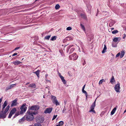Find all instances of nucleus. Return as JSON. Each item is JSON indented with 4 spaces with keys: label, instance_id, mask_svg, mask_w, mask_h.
Masks as SVG:
<instances>
[{
    "label": "nucleus",
    "instance_id": "obj_11",
    "mask_svg": "<svg viewBox=\"0 0 126 126\" xmlns=\"http://www.w3.org/2000/svg\"><path fill=\"white\" fill-rule=\"evenodd\" d=\"M59 76L64 84H65L66 83V82L65 80L64 79V77L61 75H60Z\"/></svg>",
    "mask_w": 126,
    "mask_h": 126
},
{
    "label": "nucleus",
    "instance_id": "obj_14",
    "mask_svg": "<svg viewBox=\"0 0 126 126\" xmlns=\"http://www.w3.org/2000/svg\"><path fill=\"white\" fill-rule=\"evenodd\" d=\"M116 109L117 108L116 107H115L113 108L111 112V115H112L114 113L115 111L116 110Z\"/></svg>",
    "mask_w": 126,
    "mask_h": 126
},
{
    "label": "nucleus",
    "instance_id": "obj_40",
    "mask_svg": "<svg viewBox=\"0 0 126 126\" xmlns=\"http://www.w3.org/2000/svg\"><path fill=\"white\" fill-rule=\"evenodd\" d=\"M19 47H16V48L14 49L15 50H16L18 49L19 48Z\"/></svg>",
    "mask_w": 126,
    "mask_h": 126
},
{
    "label": "nucleus",
    "instance_id": "obj_36",
    "mask_svg": "<svg viewBox=\"0 0 126 126\" xmlns=\"http://www.w3.org/2000/svg\"><path fill=\"white\" fill-rule=\"evenodd\" d=\"M19 114V113L18 112H16L15 114V116H17Z\"/></svg>",
    "mask_w": 126,
    "mask_h": 126
},
{
    "label": "nucleus",
    "instance_id": "obj_37",
    "mask_svg": "<svg viewBox=\"0 0 126 126\" xmlns=\"http://www.w3.org/2000/svg\"><path fill=\"white\" fill-rule=\"evenodd\" d=\"M57 115H54L53 117V118L52 119V120H54V119H55L57 117Z\"/></svg>",
    "mask_w": 126,
    "mask_h": 126
},
{
    "label": "nucleus",
    "instance_id": "obj_3",
    "mask_svg": "<svg viewBox=\"0 0 126 126\" xmlns=\"http://www.w3.org/2000/svg\"><path fill=\"white\" fill-rule=\"evenodd\" d=\"M20 109H21L20 113L22 114L26 111L27 109V107L25 104H24L22 106Z\"/></svg>",
    "mask_w": 126,
    "mask_h": 126
},
{
    "label": "nucleus",
    "instance_id": "obj_41",
    "mask_svg": "<svg viewBox=\"0 0 126 126\" xmlns=\"http://www.w3.org/2000/svg\"><path fill=\"white\" fill-rule=\"evenodd\" d=\"M124 36L123 37V38L124 39L125 38V37H126V35L125 34H124Z\"/></svg>",
    "mask_w": 126,
    "mask_h": 126
},
{
    "label": "nucleus",
    "instance_id": "obj_50",
    "mask_svg": "<svg viewBox=\"0 0 126 126\" xmlns=\"http://www.w3.org/2000/svg\"><path fill=\"white\" fill-rule=\"evenodd\" d=\"M111 29V30H113L114 29V28H112Z\"/></svg>",
    "mask_w": 126,
    "mask_h": 126
},
{
    "label": "nucleus",
    "instance_id": "obj_19",
    "mask_svg": "<svg viewBox=\"0 0 126 126\" xmlns=\"http://www.w3.org/2000/svg\"><path fill=\"white\" fill-rule=\"evenodd\" d=\"M125 53V52L124 51H122L121 52V54L120 56V57L121 58H122V57L124 56Z\"/></svg>",
    "mask_w": 126,
    "mask_h": 126
},
{
    "label": "nucleus",
    "instance_id": "obj_34",
    "mask_svg": "<svg viewBox=\"0 0 126 126\" xmlns=\"http://www.w3.org/2000/svg\"><path fill=\"white\" fill-rule=\"evenodd\" d=\"M120 52L118 53L116 55V57H119L120 55Z\"/></svg>",
    "mask_w": 126,
    "mask_h": 126
},
{
    "label": "nucleus",
    "instance_id": "obj_31",
    "mask_svg": "<svg viewBox=\"0 0 126 126\" xmlns=\"http://www.w3.org/2000/svg\"><path fill=\"white\" fill-rule=\"evenodd\" d=\"M72 29V28L70 27H68L66 28V30H70Z\"/></svg>",
    "mask_w": 126,
    "mask_h": 126
},
{
    "label": "nucleus",
    "instance_id": "obj_4",
    "mask_svg": "<svg viewBox=\"0 0 126 126\" xmlns=\"http://www.w3.org/2000/svg\"><path fill=\"white\" fill-rule=\"evenodd\" d=\"M51 99L52 102L54 103L56 105H59V103L57 100L56 97L54 96H51Z\"/></svg>",
    "mask_w": 126,
    "mask_h": 126
},
{
    "label": "nucleus",
    "instance_id": "obj_28",
    "mask_svg": "<svg viewBox=\"0 0 126 126\" xmlns=\"http://www.w3.org/2000/svg\"><path fill=\"white\" fill-rule=\"evenodd\" d=\"M56 36H54L52 37L50 40L52 41H53L55 40L56 39Z\"/></svg>",
    "mask_w": 126,
    "mask_h": 126
},
{
    "label": "nucleus",
    "instance_id": "obj_43",
    "mask_svg": "<svg viewBox=\"0 0 126 126\" xmlns=\"http://www.w3.org/2000/svg\"><path fill=\"white\" fill-rule=\"evenodd\" d=\"M85 85L83 86V88H82L83 89H84V88H85Z\"/></svg>",
    "mask_w": 126,
    "mask_h": 126
},
{
    "label": "nucleus",
    "instance_id": "obj_32",
    "mask_svg": "<svg viewBox=\"0 0 126 126\" xmlns=\"http://www.w3.org/2000/svg\"><path fill=\"white\" fill-rule=\"evenodd\" d=\"M112 46L114 47H116L117 45L114 44V43H112Z\"/></svg>",
    "mask_w": 126,
    "mask_h": 126
},
{
    "label": "nucleus",
    "instance_id": "obj_48",
    "mask_svg": "<svg viewBox=\"0 0 126 126\" xmlns=\"http://www.w3.org/2000/svg\"><path fill=\"white\" fill-rule=\"evenodd\" d=\"M84 89H83L82 88V92H83V91H84L85 90H84Z\"/></svg>",
    "mask_w": 126,
    "mask_h": 126
},
{
    "label": "nucleus",
    "instance_id": "obj_47",
    "mask_svg": "<svg viewBox=\"0 0 126 126\" xmlns=\"http://www.w3.org/2000/svg\"><path fill=\"white\" fill-rule=\"evenodd\" d=\"M29 84V83H27L26 84V85H28V84Z\"/></svg>",
    "mask_w": 126,
    "mask_h": 126
},
{
    "label": "nucleus",
    "instance_id": "obj_25",
    "mask_svg": "<svg viewBox=\"0 0 126 126\" xmlns=\"http://www.w3.org/2000/svg\"><path fill=\"white\" fill-rule=\"evenodd\" d=\"M60 7V6L58 4L56 5L55 6V8L56 10L59 9Z\"/></svg>",
    "mask_w": 126,
    "mask_h": 126
},
{
    "label": "nucleus",
    "instance_id": "obj_15",
    "mask_svg": "<svg viewBox=\"0 0 126 126\" xmlns=\"http://www.w3.org/2000/svg\"><path fill=\"white\" fill-rule=\"evenodd\" d=\"M107 49L106 46L105 44L104 45V47L103 48V50L102 51V53H104L106 51V50Z\"/></svg>",
    "mask_w": 126,
    "mask_h": 126
},
{
    "label": "nucleus",
    "instance_id": "obj_35",
    "mask_svg": "<svg viewBox=\"0 0 126 126\" xmlns=\"http://www.w3.org/2000/svg\"><path fill=\"white\" fill-rule=\"evenodd\" d=\"M82 92L83 93L85 94L87 96V94L86 91H84Z\"/></svg>",
    "mask_w": 126,
    "mask_h": 126
},
{
    "label": "nucleus",
    "instance_id": "obj_51",
    "mask_svg": "<svg viewBox=\"0 0 126 126\" xmlns=\"http://www.w3.org/2000/svg\"><path fill=\"white\" fill-rule=\"evenodd\" d=\"M24 59V58H22V60H23Z\"/></svg>",
    "mask_w": 126,
    "mask_h": 126
},
{
    "label": "nucleus",
    "instance_id": "obj_22",
    "mask_svg": "<svg viewBox=\"0 0 126 126\" xmlns=\"http://www.w3.org/2000/svg\"><path fill=\"white\" fill-rule=\"evenodd\" d=\"M80 16L82 18L84 19H86V16L83 14H81L80 15Z\"/></svg>",
    "mask_w": 126,
    "mask_h": 126
},
{
    "label": "nucleus",
    "instance_id": "obj_5",
    "mask_svg": "<svg viewBox=\"0 0 126 126\" xmlns=\"http://www.w3.org/2000/svg\"><path fill=\"white\" fill-rule=\"evenodd\" d=\"M115 91L117 92H119L120 87V84L118 83L114 87Z\"/></svg>",
    "mask_w": 126,
    "mask_h": 126
},
{
    "label": "nucleus",
    "instance_id": "obj_20",
    "mask_svg": "<svg viewBox=\"0 0 126 126\" xmlns=\"http://www.w3.org/2000/svg\"><path fill=\"white\" fill-rule=\"evenodd\" d=\"M7 102L6 101H5L4 103V104L3 105V109L7 105Z\"/></svg>",
    "mask_w": 126,
    "mask_h": 126
},
{
    "label": "nucleus",
    "instance_id": "obj_8",
    "mask_svg": "<svg viewBox=\"0 0 126 126\" xmlns=\"http://www.w3.org/2000/svg\"><path fill=\"white\" fill-rule=\"evenodd\" d=\"M96 100H95L94 102V103L93 104L92 106L91 107V109L89 111V112H91L92 111L94 113H95V111L94 110V107L95 105V102Z\"/></svg>",
    "mask_w": 126,
    "mask_h": 126
},
{
    "label": "nucleus",
    "instance_id": "obj_46",
    "mask_svg": "<svg viewBox=\"0 0 126 126\" xmlns=\"http://www.w3.org/2000/svg\"><path fill=\"white\" fill-rule=\"evenodd\" d=\"M126 112V109L124 111V113H125Z\"/></svg>",
    "mask_w": 126,
    "mask_h": 126
},
{
    "label": "nucleus",
    "instance_id": "obj_44",
    "mask_svg": "<svg viewBox=\"0 0 126 126\" xmlns=\"http://www.w3.org/2000/svg\"><path fill=\"white\" fill-rule=\"evenodd\" d=\"M85 63H86L85 62V61H84V63H83V65H84L85 64Z\"/></svg>",
    "mask_w": 126,
    "mask_h": 126
},
{
    "label": "nucleus",
    "instance_id": "obj_2",
    "mask_svg": "<svg viewBox=\"0 0 126 126\" xmlns=\"http://www.w3.org/2000/svg\"><path fill=\"white\" fill-rule=\"evenodd\" d=\"M10 108L9 106H7L6 109L4 112H3L1 115V117L3 118H5L7 114H8V111Z\"/></svg>",
    "mask_w": 126,
    "mask_h": 126
},
{
    "label": "nucleus",
    "instance_id": "obj_29",
    "mask_svg": "<svg viewBox=\"0 0 126 126\" xmlns=\"http://www.w3.org/2000/svg\"><path fill=\"white\" fill-rule=\"evenodd\" d=\"M63 122L62 121H61L60 122H59V124L60 125V126H62L63 125Z\"/></svg>",
    "mask_w": 126,
    "mask_h": 126
},
{
    "label": "nucleus",
    "instance_id": "obj_45",
    "mask_svg": "<svg viewBox=\"0 0 126 126\" xmlns=\"http://www.w3.org/2000/svg\"><path fill=\"white\" fill-rule=\"evenodd\" d=\"M56 126H60V125L59 124L57 125Z\"/></svg>",
    "mask_w": 126,
    "mask_h": 126
},
{
    "label": "nucleus",
    "instance_id": "obj_23",
    "mask_svg": "<svg viewBox=\"0 0 126 126\" xmlns=\"http://www.w3.org/2000/svg\"><path fill=\"white\" fill-rule=\"evenodd\" d=\"M115 23L114 21H112L109 24V26L111 27V26H112Z\"/></svg>",
    "mask_w": 126,
    "mask_h": 126
},
{
    "label": "nucleus",
    "instance_id": "obj_16",
    "mask_svg": "<svg viewBox=\"0 0 126 126\" xmlns=\"http://www.w3.org/2000/svg\"><path fill=\"white\" fill-rule=\"evenodd\" d=\"M40 72V71L38 70L36 72H34L33 73L36 74L38 77V78L39 77V73Z\"/></svg>",
    "mask_w": 126,
    "mask_h": 126
},
{
    "label": "nucleus",
    "instance_id": "obj_27",
    "mask_svg": "<svg viewBox=\"0 0 126 126\" xmlns=\"http://www.w3.org/2000/svg\"><path fill=\"white\" fill-rule=\"evenodd\" d=\"M50 37V35L47 36H45V38L46 39L48 40Z\"/></svg>",
    "mask_w": 126,
    "mask_h": 126
},
{
    "label": "nucleus",
    "instance_id": "obj_6",
    "mask_svg": "<svg viewBox=\"0 0 126 126\" xmlns=\"http://www.w3.org/2000/svg\"><path fill=\"white\" fill-rule=\"evenodd\" d=\"M78 56L75 53H74L73 54L69 56L70 58L71 59H72V57L73 59L74 60H76L78 58Z\"/></svg>",
    "mask_w": 126,
    "mask_h": 126
},
{
    "label": "nucleus",
    "instance_id": "obj_13",
    "mask_svg": "<svg viewBox=\"0 0 126 126\" xmlns=\"http://www.w3.org/2000/svg\"><path fill=\"white\" fill-rule=\"evenodd\" d=\"M38 119V122L39 123H42L44 121L43 118L41 117H39Z\"/></svg>",
    "mask_w": 126,
    "mask_h": 126
},
{
    "label": "nucleus",
    "instance_id": "obj_24",
    "mask_svg": "<svg viewBox=\"0 0 126 126\" xmlns=\"http://www.w3.org/2000/svg\"><path fill=\"white\" fill-rule=\"evenodd\" d=\"M105 81H104V80L103 79H102L101 80H100L99 82V84L100 85L102 84L103 82Z\"/></svg>",
    "mask_w": 126,
    "mask_h": 126
},
{
    "label": "nucleus",
    "instance_id": "obj_33",
    "mask_svg": "<svg viewBox=\"0 0 126 126\" xmlns=\"http://www.w3.org/2000/svg\"><path fill=\"white\" fill-rule=\"evenodd\" d=\"M16 85V84H12L10 86V87H11V88H13V87H14V86H15Z\"/></svg>",
    "mask_w": 126,
    "mask_h": 126
},
{
    "label": "nucleus",
    "instance_id": "obj_38",
    "mask_svg": "<svg viewBox=\"0 0 126 126\" xmlns=\"http://www.w3.org/2000/svg\"><path fill=\"white\" fill-rule=\"evenodd\" d=\"M11 88V87H10V86L8 88H6V90H7L10 89Z\"/></svg>",
    "mask_w": 126,
    "mask_h": 126
},
{
    "label": "nucleus",
    "instance_id": "obj_26",
    "mask_svg": "<svg viewBox=\"0 0 126 126\" xmlns=\"http://www.w3.org/2000/svg\"><path fill=\"white\" fill-rule=\"evenodd\" d=\"M80 25H81V27L82 29V30L84 31H85V28L84 26L83 25H82V24H81Z\"/></svg>",
    "mask_w": 126,
    "mask_h": 126
},
{
    "label": "nucleus",
    "instance_id": "obj_21",
    "mask_svg": "<svg viewBox=\"0 0 126 126\" xmlns=\"http://www.w3.org/2000/svg\"><path fill=\"white\" fill-rule=\"evenodd\" d=\"M119 38H115L114 39H113V40L114 42H116L118 40Z\"/></svg>",
    "mask_w": 126,
    "mask_h": 126
},
{
    "label": "nucleus",
    "instance_id": "obj_1",
    "mask_svg": "<svg viewBox=\"0 0 126 126\" xmlns=\"http://www.w3.org/2000/svg\"><path fill=\"white\" fill-rule=\"evenodd\" d=\"M39 107L34 105L31 107L27 111V114L25 116L26 119L28 121L32 120L34 119V116L38 113L37 110L39 109Z\"/></svg>",
    "mask_w": 126,
    "mask_h": 126
},
{
    "label": "nucleus",
    "instance_id": "obj_18",
    "mask_svg": "<svg viewBox=\"0 0 126 126\" xmlns=\"http://www.w3.org/2000/svg\"><path fill=\"white\" fill-rule=\"evenodd\" d=\"M28 86L30 87H31L33 88H35L36 87L35 84L34 83H33L32 84H30Z\"/></svg>",
    "mask_w": 126,
    "mask_h": 126
},
{
    "label": "nucleus",
    "instance_id": "obj_49",
    "mask_svg": "<svg viewBox=\"0 0 126 126\" xmlns=\"http://www.w3.org/2000/svg\"><path fill=\"white\" fill-rule=\"evenodd\" d=\"M87 96H86V99L87 98Z\"/></svg>",
    "mask_w": 126,
    "mask_h": 126
},
{
    "label": "nucleus",
    "instance_id": "obj_17",
    "mask_svg": "<svg viewBox=\"0 0 126 126\" xmlns=\"http://www.w3.org/2000/svg\"><path fill=\"white\" fill-rule=\"evenodd\" d=\"M115 80L114 79L113 76H112V78L110 79V82L111 84H113V83L115 82Z\"/></svg>",
    "mask_w": 126,
    "mask_h": 126
},
{
    "label": "nucleus",
    "instance_id": "obj_39",
    "mask_svg": "<svg viewBox=\"0 0 126 126\" xmlns=\"http://www.w3.org/2000/svg\"><path fill=\"white\" fill-rule=\"evenodd\" d=\"M17 53H15L12 56H14L16 55H17Z\"/></svg>",
    "mask_w": 126,
    "mask_h": 126
},
{
    "label": "nucleus",
    "instance_id": "obj_42",
    "mask_svg": "<svg viewBox=\"0 0 126 126\" xmlns=\"http://www.w3.org/2000/svg\"><path fill=\"white\" fill-rule=\"evenodd\" d=\"M2 100V99L1 98H0V103L1 102Z\"/></svg>",
    "mask_w": 126,
    "mask_h": 126
},
{
    "label": "nucleus",
    "instance_id": "obj_9",
    "mask_svg": "<svg viewBox=\"0 0 126 126\" xmlns=\"http://www.w3.org/2000/svg\"><path fill=\"white\" fill-rule=\"evenodd\" d=\"M52 108H47L45 111V112L46 113H50L52 110Z\"/></svg>",
    "mask_w": 126,
    "mask_h": 126
},
{
    "label": "nucleus",
    "instance_id": "obj_10",
    "mask_svg": "<svg viewBox=\"0 0 126 126\" xmlns=\"http://www.w3.org/2000/svg\"><path fill=\"white\" fill-rule=\"evenodd\" d=\"M13 63L15 65H18L20 63H22L16 60L14 61Z\"/></svg>",
    "mask_w": 126,
    "mask_h": 126
},
{
    "label": "nucleus",
    "instance_id": "obj_12",
    "mask_svg": "<svg viewBox=\"0 0 126 126\" xmlns=\"http://www.w3.org/2000/svg\"><path fill=\"white\" fill-rule=\"evenodd\" d=\"M16 104L17 101L16 100H15L12 102L11 105V106H13L16 105Z\"/></svg>",
    "mask_w": 126,
    "mask_h": 126
},
{
    "label": "nucleus",
    "instance_id": "obj_30",
    "mask_svg": "<svg viewBox=\"0 0 126 126\" xmlns=\"http://www.w3.org/2000/svg\"><path fill=\"white\" fill-rule=\"evenodd\" d=\"M118 32V31L117 30H114L112 32L113 34H115Z\"/></svg>",
    "mask_w": 126,
    "mask_h": 126
},
{
    "label": "nucleus",
    "instance_id": "obj_7",
    "mask_svg": "<svg viewBox=\"0 0 126 126\" xmlns=\"http://www.w3.org/2000/svg\"><path fill=\"white\" fill-rule=\"evenodd\" d=\"M16 111V109L15 108H14L12 109L9 114L8 116L9 118H11L12 115L15 113Z\"/></svg>",
    "mask_w": 126,
    "mask_h": 126
}]
</instances>
